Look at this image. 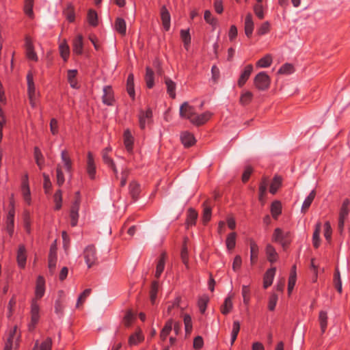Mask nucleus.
Masks as SVG:
<instances>
[{"label":"nucleus","mask_w":350,"mask_h":350,"mask_svg":"<svg viewBox=\"0 0 350 350\" xmlns=\"http://www.w3.org/2000/svg\"><path fill=\"white\" fill-rule=\"evenodd\" d=\"M282 179L281 176H275L273 179V181L270 185V188H269L270 193H271L272 194H275L277 192L278 189L282 185Z\"/></svg>","instance_id":"33"},{"label":"nucleus","mask_w":350,"mask_h":350,"mask_svg":"<svg viewBox=\"0 0 350 350\" xmlns=\"http://www.w3.org/2000/svg\"><path fill=\"white\" fill-rule=\"evenodd\" d=\"M77 74V70H69L68 71V81L72 88H78L77 81L76 80V76Z\"/></svg>","instance_id":"36"},{"label":"nucleus","mask_w":350,"mask_h":350,"mask_svg":"<svg viewBox=\"0 0 350 350\" xmlns=\"http://www.w3.org/2000/svg\"><path fill=\"white\" fill-rule=\"evenodd\" d=\"M165 83L167 86V92L170 94V97L174 98L176 97V84L170 78H165Z\"/></svg>","instance_id":"30"},{"label":"nucleus","mask_w":350,"mask_h":350,"mask_svg":"<svg viewBox=\"0 0 350 350\" xmlns=\"http://www.w3.org/2000/svg\"><path fill=\"white\" fill-rule=\"evenodd\" d=\"M165 267V257L163 256L160 260H159L157 268H156V272H155V277L157 278H159L161 274V273L163 271Z\"/></svg>","instance_id":"56"},{"label":"nucleus","mask_w":350,"mask_h":350,"mask_svg":"<svg viewBox=\"0 0 350 350\" xmlns=\"http://www.w3.org/2000/svg\"><path fill=\"white\" fill-rule=\"evenodd\" d=\"M124 144L126 150L131 152L133 150L134 138L129 129H126L124 133Z\"/></svg>","instance_id":"14"},{"label":"nucleus","mask_w":350,"mask_h":350,"mask_svg":"<svg viewBox=\"0 0 350 350\" xmlns=\"http://www.w3.org/2000/svg\"><path fill=\"white\" fill-rule=\"evenodd\" d=\"M245 33L247 37H250L252 34L254 23L253 21V16L251 13H247L244 23Z\"/></svg>","instance_id":"8"},{"label":"nucleus","mask_w":350,"mask_h":350,"mask_svg":"<svg viewBox=\"0 0 350 350\" xmlns=\"http://www.w3.org/2000/svg\"><path fill=\"white\" fill-rule=\"evenodd\" d=\"M143 340L144 336L142 334L141 330H139L129 337V343L130 345H135L142 342Z\"/></svg>","instance_id":"37"},{"label":"nucleus","mask_w":350,"mask_h":350,"mask_svg":"<svg viewBox=\"0 0 350 350\" xmlns=\"http://www.w3.org/2000/svg\"><path fill=\"white\" fill-rule=\"evenodd\" d=\"M59 51L62 57L66 61L70 53L69 46L66 43L61 44L59 46Z\"/></svg>","instance_id":"58"},{"label":"nucleus","mask_w":350,"mask_h":350,"mask_svg":"<svg viewBox=\"0 0 350 350\" xmlns=\"http://www.w3.org/2000/svg\"><path fill=\"white\" fill-rule=\"evenodd\" d=\"M145 80L146 82L147 87L148 88H152L154 85V72L149 67L146 68Z\"/></svg>","instance_id":"40"},{"label":"nucleus","mask_w":350,"mask_h":350,"mask_svg":"<svg viewBox=\"0 0 350 350\" xmlns=\"http://www.w3.org/2000/svg\"><path fill=\"white\" fill-rule=\"evenodd\" d=\"M296 282V266L293 265L288 279V291L290 294L293 291Z\"/></svg>","instance_id":"34"},{"label":"nucleus","mask_w":350,"mask_h":350,"mask_svg":"<svg viewBox=\"0 0 350 350\" xmlns=\"http://www.w3.org/2000/svg\"><path fill=\"white\" fill-rule=\"evenodd\" d=\"M321 230V223L318 222L316 225L315 230L313 233L312 236V243L313 245L315 248H318L320 245L321 243V238H320V233Z\"/></svg>","instance_id":"25"},{"label":"nucleus","mask_w":350,"mask_h":350,"mask_svg":"<svg viewBox=\"0 0 350 350\" xmlns=\"http://www.w3.org/2000/svg\"><path fill=\"white\" fill-rule=\"evenodd\" d=\"M61 159L63 163V166L68 172H70L72 170V161L68 154L66 150H63L61 153Z\"/></svg>","instance_id":"27"},{"label":"nucleus","mask_w":350,"mask_h":350,"mask_svg":"<svg viewBox=\"0 0 350 350\" xmlns=\"http://www.w3.org/2000/svg\"><path fill=\"white\" fill-rule=\"evenodd\" d=\"M315 195H316L315 191L312 190L310 193V194L308 196V197L305 199V200L302 204V206H301V212L302 213H306V211L308 209V208L310 207L312 201L314 199Z\"/></svg>","instance_id":"31"},{"label":"nucleus","mask_w":350,"mask_h":350,"mask_svg":"<svg viewBox=\"0 0 350 350\" xmlns=\"http://www.w3.org/2000/svg\"><path fill=\"white\" fill-rule=\"evenodd\" d=\"M232 308V297L230 296L225 299L224 304L221 307V312L224 314H227Z\"/></svg>","instance_id":"39"},{"label":"nucleus","mask_w":350,"mask_h":350,"mask_svg":"<svg viewBox=\"0 0 350 350\" xmlns=\"http://www.w3.org/2000/svg\"><path fill=\"white\" fill-rule=\"evenodd\" d=\"M198 218V213L193 208H189L188 211V215L187 223V225L193 226L196 224V219Z\"/></svg>","instance_id":"45"},{"label":"nucleus","mask_w":350,"mask_h":350,"mask_svg":"<svg viewBox=\"0 0 350 350\" xmlns=\"http://www.w3.org/2000/svg\"><path fill=\"white\" fill-rule=\"evenodd\" d=\"M52 345V340L50 338H46L44 342L39 345L36 341L33 350H51Z\"/></svg>","instance_id":"29"},{"label":"nucleus","mask_w":350,"mask_h":350,"mask_svg":"<svg viewBox=\"0 0 350 350\" xmlns=\"http://www.w3.org/2000/svg\"><path fill=\"white\" fill-rule=\"evenodd\" d=\"M183 321L185 324V329L187 335L191 334L192 330V321L190 315L186 314L183 317Z\"/></svg>","instance_id":"47"},{"label":"nucleus","mask_w":350,"mask_h":350,"mask_svg":"<svg viewBox=\"0 0 350 350\" xmlns=\"http://www.w3.org/2000/svg\"><path fill=\"white\" fill-rule=\"evenodd\" d=\"M103 102L107 105H112L113 102V94L111 86H105L103 88Z\"/></svg>","instance_id":"11"},{"label":"nucleus","mask_w":350,"mask_h":350,"mask_svg":"<svg viewBox=\"0 0 350 350\" xmlns=\"http://www.w3.org/2000/svg\"><path fill=\"white\" fill-rule=\"evenodd\" d=\"M275 267H272L266 271L263 278V286L265 288H268L272 284L275 274Z\"/></svg>","instance_id":"10"},{"label":"nucleus","mask_w":350,"mask_h":350,"mask_svg":"<svg viewBox=\"0 0 350 350\" xmlns=\"http://www.w3.org/2000/svg\"><path fill=\"white\" fill-rule=\"evenodd\" d=\"M79 192L76 193V200L75 202L72 204L70 212V223L72 226H75L78 221L79 218Z\"/></svg>","instance_id":"6"},{"label":"nucleus","mask_w":350,"mask_h":350,"mask_svg":"<svg viewBox=\"0 0 350 350\" xmlns=\"http://www.w3.org/2000/svg\"><path fill=\"white\" fill-rule=\"evenodd\" d=\"M45 281L42 276H39L37 279L36 286V298L40 299L44 294Z\"/></svg>","instance_id":"21"},{"label":"nucleus","mask_w":350,"mask_h":350,"mask_svg":"<svg viewBox=\"0 0 350 350\" xmlns=\"http://www.w3.org/2000/svg\"><path fill=\"white\" fill-rule=\"evenodd\" d=\"M34 157L37 165L39 166L40 169H42L44 158L41 151L38 147H35L34 148Z\"/></svg>","instance_id":"54"},{"label":"nucleus","mask_w":350,"mask_h":350,"mask_svg":"<svg viewBox=\"0 0 350 350\" xmlns=\"http://www.w3.org/2000/svg\"><path fill=\"white\" fill-rule=\"evenodd\" d=\"M88 21L91 25L96 26L98 24V16L95 11L90 10L88 14Z\"/></svg>","instance_id":"55"},{"label":"nucleus","mask_w":350,"mask_h":350,"mask_svg":"<svg viewBox=\"0 0 350 350\" xmlns=\"http://www.w3.org/2000/svg\"><path fill=\"white\" fill-rule=\"evenodd\" d=\"M56 179L57 184L59 186H62L64 183V176L62 172V166L60 164H58L56 168Z\"/></svg>","instance_id":"52"},{"label":"nucleus","mask_w":350,"mask_h":350,"mask_svg":"<svg viewBox=\"0 0 350 350\" xmlns=\"http://www.w3.org/2000/svg\"><path fill=\"white\" fill-rule=\"evenodd\" d=\"M204 18L206 22L210 24L211 25L214 27L217 25L216 18L212 16L211 12L209 10H206L204 12Z\"/></svg>","instance_id":"63"},{"label":"nucleus","mask_w":350,"mask_h":350,"mask_svg":"<svg viewBox=\"0 0 350 350\" xmlns=\"http://www.w3.org/2000/svg\"><path fill=\"white\" fill-rule=\"evenodd\" d=\"M173 320L172 319H170L165 323V326L162 329L161 333H160V338L162 340H165L167 338V336L169 335L170 332L172 329V325H173Z\"/></svg>","instance_id":"26"},{"label":"nucleus","mask_w":350,"mask_h":350,"mask_svg":"<svg viewBox=\"0 0 350 350\" xmlns=\"http://www.w3.org/2000/svg\"><path fill=\"white\" fill-rule=\"evenodd\" d=\"M271 56L270 55H267L257 62L256 66L258 68H267L271 64Z\"/></svg>","instance_id":"42"},{"label":"nucleus","mask_w":350,"mask_h":350,"mask_svg":"<svg viewBox=\"0 0 350 350\" xmlns=\"http://www.w3.org/2000/svg\"><path fill=\"white\" fill-rule=\"evenodd\" d=\"M180 140L185 147L193 146L196 143V139L193 134L188 131H183L180 135Z\"/></svg>","instance_id":"12"},{"label":"nucleus","mask_w":350,"mask_h":350,"mask_svg":"<svg viewBox=\"0 0 350 350\" xmlns=\"http://www.w3.org/2000/svg\"><path fill=\"white\" fill-rule=\"evenodd\" d=\"M236 236L237 234L235 232H232L228 235L226 241L228 250H231L235 247Z\"/></svg>","instance_id":"48"},{"label":"nucleus","mask_w":350,"mask_h":350,"mask_svg":"<svg viewBox=\"0 0 350 350\" xmlns=\"http://www.w3.org/2000/svg\"><path fill=\"white\" fill-rule=\"evenodd\" d=\"M25 50H26V55H27V57H28V59L33 60V61L38 60V56L34 51L32 42L30 40V39L28 38H27L26 40H25Z\"/></svg>","instance_id":"18"},{"label":"nucleus","mask_w":350,"mask_h":350,"mask_svg":"<svg viewBox=\"0 0 350 350\" xmlns=\"http://www.w3.org/2000/svg\"><path fill=\"white\" fill-rule=\"evenodd\" d=\"M28 177L27 175L25 176V180L23 182L22 185V193L23 196L24 200L27 203H31V193L30 189L27 181Z\"/></svg>","instance_id":"22"},{"label":"nucleus","mask_w":350,"mask_h":350,"mask_svg":"<svg viewBox=\"0 0 350 350\" xmlns=\"http://www.w3.org/2000/svg\"><path fill=\"white\" fill-rule=\"evenodd\" d=\"M83 37L81 35H79L73 40V51L77 54H81L83 52Z\"/></svg>","instance_id":"28"},{"label":"nucleus","mask_w":350,"mask_h":350,"mask_svg":"<svg viewBox=\"0 0 350 350\" xmlns=\"http://www.w3.org/2000/svg\"><path fill=\"white\" fill-rule=\"evenodd\" d=\"M288 235V232H284L280 228H276L273 234V240L280 243L285 250L290 243Z\"/></svg>","instance_id":"4"},{"label":"nucleus","mask_w":350,"mask_h":350,"mask_svg":"<svg viewBox=\"0 0 350 350\" xmlns=\"http://www.w3.org/2000/svg\"><path fill=\"white\" fill-rule=\"evenodd\" d=\"M129 191L131 197L135 200L139 193V186L135 182H132L129 185Z\"/></svg>","instance_id":"49"},{"label":"nucleus","mask_w":350,"mask_h":350,"mask_svg":"<svg viewBox=\"0 0 350 350\" xmlns=\"http://www.w3.org/2000/svg\"><path fill=\"white\" fill-rule=\"evenodd\" d=\"M54 202L55 203V208L56 210H59L62 207V191L58 190L56 191V193L54 195Z\"/></svg>","instance_id":"62"},{"label":"nucleus","mask_w":350,"mask_h":350,"mask_svg":"<svg viewBox=\"0 0 350 350\" xmlns=\"http://www.w3.org/2000/svg\"><path fill=\"white\" fill-rule=\"evenodd\" d=\"M26 249L23 245L19 246L17 252V262L20 267L24 268L26 263Z\"/></svg>","instance_id":"17"},{"label":"nucleus","mask_w":350,"mask_h":350,"mask_svg":"<svg viewBox=\"0 0 350 350\" xmlns=\"http://www.w3.org/2000/svg\"><path fill=\"white\" fill-rule=\"evenodd\" d=\"M180 36L185 47L187 49L191 42V36L189 30H181Z\"/></svg>","instance_id":"60"},{"label":"nucleus","mask_w":350,"mask_h":350,"mask_svg":"<svg viewBox=\"0 0 350 350\" xmlns=\"http://www.w3.org/2000/svg\"><path fill=\"white\" fill-rule=\"evenodd\" d=\"M115 28L116 31L121 35L126 34V22L121 18H117L115 22Z\"/></svg>","instance_id":"32"},{"label":"nucleus","mask_w":350,"mask_h":350,"mask_svg":"<svg viewBox=\"0 0 350 350\" xmlns=\"http://www.w3.org/2000/svg\"><path fill=\"white\" fill-rule=\"evenodd\" d=\"M90 293H91V289L88 288V289H85L80 295V296L79 297L77 301V304H76L77 308H79L83 304L85 299L90 295Z\"/></svg>","instance_id":"59"},{"label":"nucleus","mask_w":350,"mask_h":350,"mask_svg":"<svg viewBox=\"0 0 350 350\" xmlns=\"http://www.w3.org/2000/svg\"><path fill=\"white\" fill-rule=\"evenodd\" d=\"M179 113L181 118L189 120L191 123L196 114L194 107L190 105L187 102H185L180 105Z\"/></svg>","instance_id":"3"},{"label":"nucleus","mask_w":350,"mask_h":350,"mask_svg":"<svg viewBox=\"0 0 350 350\" xmlns=\"http://www.w3.org/2000/svg\"><path fill=\"white\" fill-rule=\"evenodd\" d=\"M33 0H25V1L24 11H25V14L30 18H32L33 16Z\"/></svg>","instance_id":"51"},{"label":"nucleus","mask_w":350,"mask_h":350,"mask_svg":"<svg viewBox=\"0 0 350 350\" xmlns=\"http://www.w3.org/2000/svg\"><path fill=\"white\" fill-rule=\"evenodd\" d=\"M265 252L269 262L273 263L278 260V254L271 244L267 245Z\"/></svg>","instance_id":"19"},{"label":"nucleus","mask_w":350,"mask_h":350,"mask_svg":"<svg viewBox=\"0 0 350 350\" xmlns=\"http://www.w3.org/2000/svg\"><path fill=\"white\" fill-rule=\"evenodd\" d=\"M126 90L129 96L134 98L135 90H134V77L133 74H130L127 79Z\"/></svg>","instance_id":"35"},{"label":"nucleus","mask_w":350,"mask_h":350,"mask_svg":"<svg viewBox=\"0 0 350 350\" xmlns=\"http://www.w3.org/2000/svg\"><path fill=\"white\" fill-rule=\"evenodd\" d=\"M83 257L88 268H90L96 262L97 259L94 246H87L83 252Z\"/></svg>","instance_id":"5"},{"label":"nucleus","mask_w":350,"mask_h":350,"mask_svg":"<svg viewBox=\"0 0 350 350\" xmlns=\"http://www.w3.org/2000/svg\"><path fill=\"white\" fill-rule=\"evenodd\" d=\"M253 98V94L250 91H245L241 95L239 102L242 105H248Z\"/></svg>","instance_id":"38"},{"label":"nucleus","mask_w":350,"mask_h":350,"mask_svg":"<svg viewBox=\"0 0 350 350\" xmlns=\"http://www.w3.org/2000/svg\"><path fill=\"white\" fill-rule=\"evenodd\" d=\"M319 321L321 332L322 333H324L327 325V316L326 312L322 310L319 312Z\"/></svg>","instance_id":"43"},{"label":"nucleus","mask_w":350,"mask_h":350,"mask_svg":"<svg viewBox=\"0 0 350 350\" xmlns=\"http://www.w3.org/2000/svg\"><path fill=\"white\" fill-rule=\"evenodd\" d=\"M281 204L278 201H275L272 203L271 207V212L272 214V216L274 218H276L280 213H281Z\"/></svg>","instance_id":"50"},{"label":"nucleus","mask_w":350,"mask_h":350,"mask_svg":"<svg viewBox=\"0 0 350 350\" xmlns=\"http://www.w3.org/2000/svg\"><path fill=\"white\" fill-rule=\"evenodd\" d=\"M258 252V246L254 241H250V260L254 264L257 258Z\"/></svg>","instance_id":"41"},{"label":"nucleus","mask_w":350,"mask_h":350,"mask_svg":"<svg viewBox=\"0 0 350 350\" xmlns=\"http://www.w3.org/2000/svg\"><path fill=\"white\" fill-rule=\"evenodd\" d=\"M39 319V306L36 300H33L31 308V323L29 325V329H33Z\"/></svg>","instance_id":"7"},{"label":"nucleus","mask_w":350,"mask_h":350,"mask_svg":"<svg viewBox=\"0 0 350 350\" xmlns=\"http://www.w3.org/2000/svg\"><path fill=\"white\" fill-rule=\"evenodd\" d=\"M294 67L292 64H285L278 70V73L283 75H290L294 72Z\"/></svg>","instance_id":"57"},{"label":"nucleus","mask_w":350,"mask_h":350,"mask_svg":"<svg viewBox=\"0 0 350 350\" xmlns=\"http://www.w3.org/2000/svg\"><path fill=\"white\" fill-rule=\"evenodd\" d=\"M252 70L253 66L252 64H249L245 67L244 71L241 73L238 81V85L239 87H242L245 83L247 80L249 79Z\"/></svg>","instance_id":"20"},{"label":"nucleus","mask_w":350,"mask_h":350,"mask_svg":"<svg viewBox=\"0 0 350 350\" xmlns=\"http://www.w3.org/2000/svg\"><path fill=\"white\" fill-rule=\"evenodd\" d=\"M204 211H203V221L204 223L208 222L211 217V208L208 203V200L203 203Z\"/></svg>","instance_id":"44"},{"label":"nucleus","mask_w":350,"mask_h":350,"mask_svg":"<svg viewBox=\"0 0 350 350\" xmlns=\"http://www.w3.org/2000/svg\"><path fill=\"white\" fill-rule=\"evenodd\" d=\"M240 330V323L238 321H234L232 325V330L231 333V345H232L236 340L238 334Z\"/></svg>","instance_id":"46"},{"label":"nucleus","mask_w":350,"mask_h":350,"mask_svg":"<svg viewBox=\"0 0 350 350\" xmlns=\"http://www.w3.org/2000/svg\"><path fill=\"white\" fill-rule=\"evenodd\" d=\"M271 79L265 72H259L254 79V85L260 91H265L269 88Z\"/></svg>","instance_id":"1"},{"label":"nucleus","mask_w":350,"mask_h":350,"mask_svg":"<svg viewBox=\"0 0 350 350\" xmlns=\"http://www.w3.org/2000/svg\"><path fill=\"white\" fill-rule=\"evenodd\" d=\"M152 110L150 109H148L145 112L143 111H141L140 115L139 117V126H140L141 129H144L145 128L146 124V120H147V122H148L152 118Z\"/></svg>","instance_id":"23"},{"label":"nucleus","mask_w":350,"mask_h":350,"mask_svg":"<svg viewBox=\"0 0 350 350\" xmlns=\"http://www.w3.org/2000/svg\"><path fill=\"white\" fill-rule=\"evenodd\" d=\"M332 230L329 221L324 224V237L328 242L331 241Z\"/></svg>","instance_id":"61"},{"label":"nucleus","mask_w":350,"mask_h":350,"mask_svg":"<svg viewBox=\"0 0 350 350\" xmlns=\"http://www.w3.org/2000/svg\"><path fill=\"white\" fill-rule=\"evenodd\" d=\"M111 150V148H107L103 152V159L104 162L107 164L113 170L116 178H118V170L115 165L113 161L108 156V152Z\"/></svg>","instance_id":"16"},{"label":"nucleus","mask_w":350,"mask_h":350,"mask_svg":"<svg viewBox=\"0 0 350 350\" xmlns=\"http://www.w3.org/2000/svg\"><path fill=\"white\" fill-rule=\"evenodd\" d=\"M253 9L254 14L259 19H262L264 18L263 7L262 4L254 5Z\"/></svg>","instance_id":"64"},{"label":"nucleus","mask_w":350,"mask_h":350,"mask_svg":"<svg viewBox=\"0 0 350 350\" xmlns=\"http://www.w3.org/2000/svg\"><path fill=\"white\" fill-rule=\"evenodd\" d=\"M87 173L91 179H94L95 178L96 166L93 155L91 152H88V154Z\"/></svg>","instance_id":"9"},{"label":"nucleus","mask_w":350,"mask_h":350,"mask_svg":"<svg viewBox=\"0 0 350 350\" xmlns=\"http://www.w3.org/2000/svg\"><path fill=\"white\" fill-rule=\"evenodd\" d=\"M14 211L12 209L9 211L7 216L6 229L10 235H12L14 232Z\"/></svg>","instance_id":"24"},{"label":"nucleus","mask_w":350,"mask_h":350,"mask_svg":"<svg viewBox=\"0 0 350 350\" xmlns=\"http://www.w3.org/2000/svg\"><path fill=\"white\" fill-rule=\"evenodd\" d=\"M212 113L209 111H206L204 113H202L200 115L196 114L195 118L192 120V124L200 126L202 125L204 123H206L212 116Z\"/></svg>","instance_id":"13"},{"label":"nucleus","mask_w":350,"mask_h":350,"mask_svg":"<svg viewBox=\"0 0 350 350\" xmlns=\"http://www.w3.org/2000/svg\"><path fill=\"white\" fill-rule=\"evenodd\" d=\"M209 301V298L206 295H203L200 297L198 300V307L201 313H204L206 309L207 304Z\"/></svg>","instance_id":"53"},{"label":"nucleus","mask_w":350,"mask_h":350,"mask_svg":"<svg viewBox=\"0 0 350 350\" xmlns=\"http://www.w3.org/2000/svg\"><path fill=\"white\" fill-rule=\"evenodd\" d=\"M27 92L28 97L30 102L31 105L33 107H36V98L38 94L36 91L35 85L33 83V75L31 73H28L27 76Z\"/></svg>","instance_id":"2"},{"label":"nucleus","mask_w":350,"mask_h":350,"mask_svg":"<svg viewBox=\"0 0 350 350\" xmlns=\"http://www.w3.org/2000/svg\"><path fill=\"white\" fill-rule=\"evenodd\" d=\"M161 18L165 30L168 31L170 27V14L165 6L161 8Z\"/></svg>","instance_id":"15"}]
</instances>
